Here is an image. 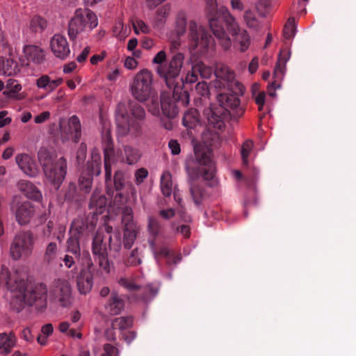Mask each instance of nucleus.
Returning a JSON list of instances; mask_svg holds the SVG:
<instances>
[{"instance_id":"nucleus-1","label":"nucleus","mask_w":356,"mask_h":356,"mask_svg":"<svg viewBox=\"0 0 356 356\" xmlns=\"http://www.w3.org/2000/svg\"><path fill=\"white\" fill-rule=\"evenodd\" d=\"M218 140V135L216 132L207 129L202 134L201 145L194 147L195 159L199 163L198 172L204 180L209 181L210 186L217 185L215 178V165L211 159V147Z\"/></svg>"},{"instance_id":"nucleus-2","label":"nucleus","mask_w":356,"mask_h":356,"mask_svg":"<svg viewBox=\"0 0 356 356\" xmlns=\"http://www.w3.org/2000/svg\"><path fill=\"white\" fill-rule=\"evenodd\" d=\"M45 181L58 190L64 181L67 170V160L64 157L56 158L53 152L42 147L38 153Z\"/></svg>"},{"instance_id":"nucleus-3","label":"nucleus","mask_w":356,"mask_h":356,"mask_svg":"<svg viewBox=\"0 0 356 356\" xmlns=\"http://www.w3.org/2000/svg\"><path fill=\"white\" fill-rule=\"evenodd\" d=\"M106 146L104 147V168L106 181L111 180V165L116 162L126 163L134 165L140 158V151L130 145H124L122 149L116 152L113 149L112 139L108 134L106 136Z\"/></svg>"},{"instance_id":"nucleus-4","label":"nucleus","mask_w":356,"mask_h":356,"mask_svg":"<svg viewBox=\"0 0 356 356\" xmlns=\"http://www.w3.org/2000/svg\"><path fill=\"white\" fill-rule=\"evenodd\" d=\"M218 107L211 106L207 113L208 122L214 128H221L223 125L222 115L229 110H236V114L241 116L244 110L239 107L240 99L235 95H228L224 92H219L216 96Z\"/></svg>"},{"instance_id":"nucleus-5","label":"nucleus","mask_w":356,"mask_h":356,"mask_svg":"<svg viewBox=\"0 0 356 356\" xmlns=\"http://www.w3.org/2000/svg\"><path fill=\"white\" fill-rule=\"evenodd\" d=\"M215 80L211 82L214 88L228 95H232L238 97L243 95L245 92L243 86L236 79L234 70L228 66L220 64L216 65L214 70Z\"/></svg>"},{"instance_id":"nucleus-6","label":"nucleus","mask_w":356,"mask_h":356,"mask_svg":"<svg viewBox=\"0 0 356 356\" xmlns=\"http://www.w3.org/2000/svg\"><path fill=\"white\" fill-rule=\"evenodd\" d=\"M221 16L225 24V32L230 38V35L238 49L241 52L247 51L250 45L251 39L247 30L242 28L236 18L226 7H221Z\"/></svg>"},{"instance_id":"nucleus-7","label":"nucleus","mask_w":356,"mask_h":356,"mask_svg":"<svg viewBox=\"0 0 356 356\" xmlns=\"http://www.w3.org/2000/svg\"><path fill=\"white\" fill-rule=\"evenodd\" d=\"M98 25V19L94 12L86 8L76 9L68 24V35L72 40L79 35L90 32Z\"/></svg>"},{"instance_id":"nucleus-8","label":"nucleus","mask_w":356,"mask_h":356,"mask_svg":"<svg viewBox=\"0 0 356 356\" xmlns=\"http://www.w3.org/2000/svg\"><path fill=\"white\" fill-rule=\"evenodd\" d=\"M189 48L203 54L214 46V40L205 27L191 20L188 22Z\"/></svg>"},{"instance_id":"nucleus-9","label":"nucleus","mask_w":356,"mask_h":356,"mask_svg":"<svg viewBox=\"0 0 356 356\" xmlns=\"http://www.w3.org/2000/svg\"><path fill=\"white\" fill-rule=\"evenodd\" d=\"M207 15L208 17L209 27L214 36L218 40L220 46L225 50H229L232 47V40L227 35L224 27L218 21L219 14L221 13L218 9L216 0H206Z\"/></svg>"},{"instance_id":"nucleus-10","label":"nucleus","mask_w":356,"mask_h":356,"mask_svg":"<svg viewBox=\"0 0 356 356\" xmlns=\"http://www.w3.org/2000/svg\"><path fill=\"white\" fill-rule=\"evenodd\" d=\"M35 238L30 231H23L17 234L10 247V255L15 261L29 258L33 251Z\"/></svg>"},{"instance_id":"nucleus-11","label":"nucleus","mask_w":356,"mask_h":356,"mask_svg":"<svg viewBox=\"0 0 356 356\" xmlns=\"http://www.w3.org/2000/svg\"><path fill=\"white\" fill-rule=\"evenodd\" d=\"M152 74L147 70L137 73L130 86L132 96L140 102L147 100L152 95Z\"/></svg>"},{"instance_id":"nucleus-12","label":"nucleus","mask_w":356,"mask_h":356,"mask_svg":"<svg viewBox=\"0 0 356 356\" xmlns=\"http://www.w3.org/2000/svg\"><path fill=\"white\" fill-rule=\"evenodd\" d=\"M184 55L181 52L176 53L166 65H158L156 72L165 81L166 85L171 88L175 86V81L179 76L184 66Z\"/></svg>"},{"instance_id":"nucleus-13","label":"nucleus","mask_w":356,"mask_h":356,"mask_svg":"<svg viewBox=\"0 0 356 356\" xmlns=\"http://www.w3.org/2000/svg\"><path fill=\"white\" fill-rule=\"evenodd\" d=\"M81 262L83 267L77 276V287L81 293L86 294L91 291L93 285V263L88 251L83 252Z\"/></svg>"},{"instance_id":"nucleus-14","label":"nucleus","mask_w":356,"mask_h":356,"mask_svg":"<svg viewBox=\"0 0 356 356\" xmlns=\"http://www.w3.org/2000/svg\"><path fill=\"white\" fill-rule=\"evenodd\" d=\"M60 138L63 143L72 140L77 143L81 136L80 120L76 115H72L67 120H60Z\"/></svg>"},{"instance_id":"nucleus-15","label":"nucleus","mask_w":356,"mask_h":356,"mask_svg":"<svg viewBox=\"0 0 356 356\" xmlns=\"http://www.w3.org/2000/svg\"><path fill=\"white\" fill-rule=\"evenodd\" d=\"M50 298L60 302L61 306L67 307L72 303V287L66 279L55 280L50 290Z\"/></svg>"},{"instance_id":"nucleus-16","label":"nucleus","mask_w":356,"mask_h":356,"mask_svg":"<svg viewBox=\"0 0 356 356\" xmlns=\"http://www.w3.org/2000/svg\"><path fill=\"white\" fill-rule=\"evenodd\" d=\"M21 66L29 67L31 65L40 66L46 60L42 48L34 44H25L22 48V56L19 58Z\"/></svg>"},{"instance_id":"nucleus-17","label":"nucleus","mask_w":356,"mask_h":356,"mask_svg":"<svg viewBox=\"0 0 356 356\" xmlns=\"http://www.w3.org/2000/svg\"><path fill=\"white\" fill-rule=\"evenodd\" d=\"M10 288V306L11 309L17 312H21L26 302V282L23 280L15 282V286H9Z\"/></svg>"},{"instance_id":"nucleus-18","label":"nucleus","mask_w":356,"mask_h":356,"mask_svg":"<svg viewBox=\"0 0 356 356\" xmlns=\"http://www.w3.org/2000/svg\"><path fill=\"white\" fill-rule=\"evenodd\" d=\"M26 302L35 305L38 309H43L47 305L48 289L45 284H38L26 292Z\"/></svg>"},{"instance_id":"nucleus-19","label":"nucleus","mask_w":356,"mask_h":356,"mask_svg":"<svg viewBox=\"0 0 356 356\" xmlns=\"http://www.w3.org/2000/svg\"><path fill=\"white\" fill-rule=\"evenodd\" d=\"M50 48L53 54L61 60L66 59L70 54V47L65 36L55 34L50 40Z\"/></svg>"},{"instance_id":"nucleus-20","label":"nucleus","mask_w":356,"mask_h":356,"mask_svg":"<svg viewBox=\"0 0 356 356\" xmlns=\"http://www.w3.org/2000/svg\"><path fill=\"white\" fill-rule=\"evenodd\" d=\"M15 162L20 170L29 177H35L38 169L34 159L28 154L21 153L15 156Z\"/></svg>"},{"instance_id":"nucleus-21","label":"nucleus","mask_w":356,"mask_h":356,"mask_svg":"<svg viewBox=\"0 0 356 356\" xmlns=\"http://www.w3.org/2000/svg\"><path fill=\"white\" fill-rule=\"evenodd\" d=\"M34 213V207L29 201L17 204L15 209L16 220L21 225L28 224L33 217Z\"/></svg>"},{"instance_id":"nucleus-22","label":"nucleus","mask_w":356,"mask_h":356,"mask_svg":"<svg viewBox=\"0 0 356 356\" xmlns=\"http://www.w3.org/2000/svg\"><path fill=\"white\" fill-rule=\"evenodd\" d=\"M119 284L122 286L130 291L140 289L142 291L143 295L142 298L144 300H147L148 299L152 298V297L155 296L158 293V288L154 286L152 284H149L143 288H140L139 286L130 282L129 280L126 278H121L119 280Z\"/></svg>"},{"instance_id":"nucleus-23","label":"nucleus","mask_w":356,"mask_h":356,"mask_svg":"<svg viewBox=\"0 0 356 356\" xmlns=\"http://www.w3.org/2000/svg\"><path fill=\"white\" fill-rule=\"evenodd\" d=\"M124 104H119L116 111V124L120 134L124 136L128 134L134 122L129 120L128 116L123 113Z\"/></svg>"},{"instance_id":"nucleus-24","label":"nucleus","mask_w":356,"mask_h":356,"mask_svg":"<svg viewBox=\"0 0 356 356\" xmlns=\"http://www.w3.org/2000/svg\"><path fill=\"white\" fill-rule=\"evenodd\" d=\"M104 307L108 314L118 315L124 309V301L116 292H112Z\"/></svg>"},{"instance_id":"nucleus-25","label":"nucleus","mask_w":356,"mask_h":356,"mask_svg":"<svg viewBox=\"0 0 356 356\" xmlns=\"http://www.w3.org/2000/svg\"><path fill=\"white\" fill-rule=\"evenodd\" d=\"M175 188V186L172 181V175L170 172H163L161 177V189L162 193L165 196L168 197L173 193L175 200L180 204L181 199L178 197Z\"/></svg>"},{"instance_id":"nucleus-26","label":"nucleus","mask_w":356,"mask_h":356,"mask_svg":"<svg viewBox=\"0 0 356 356\" xmlns=\"http://www.w3.org/2000/svg\"><path fill=\"white\" fill-rule=\"evenodd\" d=\"M63 81L62 78L51 79L48 75L44 74L36 79L35 85L38 88L42 89L50 93L59 86Z\"/></svg>"},{"instance_id":"nucleus-27","label":"nucleus","mask_w":356,"mask_h":356,"mask_svg":"<svg viewBox=\"0 0 356 356\" xmlns=\"http://www.w3.org/2000/svg\"><path fill=\"white\" fill-rule=\"evenodd\" d=\"M161 108L163 114L168 118H173L178 113L175 102L170 96L163 94L161 99Z\"/></svg>"},{"instance_id":"nucleus-28","label":"nucleus","mask_w":356,"mask_h":356,"mask_svg":"<svg viewBox=\"0 0 356 356\" xmlns=\"http://www.w3.org/2000/svg\"><path fill=\"white\" fill-rule=\"evenodd\" d=\"M20 72V66L13 58H6L1 63L0 74L10 76Z\"/></svg>"},{"instance_id":"nucleus-29","label":"nucleus","mask_w":356,"mask_h":356,"mask_svg":"<svg viewBox=\"0 0 356 356\" xmlns=\"http://www.w3.org/2000/svg\"><path fill=\"white\" fill-rule=\"evenodd\" d=\"M18 188L29 199L38 200L42 197L40 191L30 181H21L18 184Z\"/></svg>"},{"instance_id":"nucleus-30","label":"nucleus","mask_w":356,"mask_h":356,"mask_svg":"<svg viewBox=\"0 0 356 356\" xmlns=\"http://www.w3.org/2000/svg\"><path fill=\"white\" fill-rule=\"evenodd\" d=\"M16 343V337L13 332L0 333V353L8 355L15 347Z\"/></svg>"},{"instance_id":"nucleus-31","label":"nucleus","mask_w":356,"mask_h":356,"mask_svg":"<svg viewBox=\"0 0 356 356\" xmlns=\"http://www.w3.org/2000/svg\"><path fill=\"white\" fill-rule=\"evenodd\" d=\"M183 125L188 129L197 127L200 124V115L196 109H189L184 113L182 118Z\"/></svg>"},{"instance_id":"nucleus-32","label":"nucleus","mask_w":356,"mask_h":356,"mask_svg":"<svg viewBox=\"0 0 356 356\" xmlns=\"http://www.w3.org/2000/svg\"><path fill=\"white\" fill-rule=\"evenodd\" d=\"M106 197L97 193H94L90 200V207L95 209L97 213H102L106 205Z\"/></svg>"},{"instance_id":"nucleus-33","label":"nucleus","mask_w":356,"mask_h":356,"mask_svg":"<svg viewBox=\"0 0 356 356\" xmlns=\"http://www.w3.org/2000/svg\"><path fill=\"white\" fill-rule=\"evenodd\" d=\"M58 252L59 249L56 242H50L48 243L43 255L44 262L47 264L54 263L58 257Z\"/></svg>"},{"instance_id":"nucleus-34","label":"nucleus","mask_w":356,"mask_h":356,"mask_svg":"<svg viewBox=\"0 0 356 356\" xmlns=\"http://www.w3.org/2000/svg\"><path fill=\"white\" fill-rule=\"evenodd\" d=\"M243 19L246 26L249 29L257 30L260 28V23L254 13L250 10H246L243 15Z\"/></svg>"},{"instance_id":"nucleus-35","label":"nucleus","mask_w":356,"mask_h":356,"mask_svg":"<svg viewBox=\"0 0 356 356\" xmlns=\"http://www.w3.org/2000/svg\"><path fill=\"white\" fill-rule=\"evenodd\" d=\"M138 229L137 226L124 228V245L126 248H130L133 245L136 238Z\"/></svg>"},{"instance_id":"nucleus-36","label":"nucleus","mask_w":356,"mask_h":356,"mask_svg":"<svg viewBox=\"0 0 356 356\" xmlns=\"http://www.w3.org/2000/svg\"><path fill=\"white\" fill-rule=\"evenodd\" d=\"M70 237L67 240V250L74 254H77L80 252L79 243V232L74 229H70Z\"/></svg>"},{"instance_id":"nucleus-37","label":"nucleus","mask_w":356,"mask_h":356,"mask_svg":"<svg viewBox=\"0 0 356 356\" xmlns=\"http://www.w3.org/2000/svg\"><path fill=\"white\" fill-rule=\"evenodd\" d=\"M91 169L90 174L92 175L98 176L101 173L102 169V159L99 152L94 149L91 154Z\"/></svg>"},{"instance_id":"nucleus-38","label":"nucleus","mask_w":356,"mask_h":356,"mask_svg":"<svg viewBox=\"0 0 356 356\" xmlns=\"http://www.w3.org/2000/svg\"><path fill=\"white\" fill-rule=\"evenodd\" d=\"M104 240V234L103 233L97 230L92 242V253L93 254H97L98 253H102L106 252V245L103 243Z\"/></svg>"},{"instance_id":"nucleus-39","label":"nucleus","mask_w":356,"mask_h":356,"mask_svg":"<svg viewBox=\"0 0 356 356\" xmlns=\"http://www.w3.org/2000/svg\"><path fill=\"white\" fill-rule=\"evenodd\" d=\"M133 318L131 316H122L115 318L112 321L111 325L113 328H118L120 330H123L129 328L132 326Z\"/></svg>"},{"instance_id":"nucleus-40","label":"nucleus","mask_w":356,"mask_h":356,"mask_svg":"<svg viewBox=\"0 0 356 356\" xmlns=\"http://www.w3.org/2000/svg\"><path fill=\"white\" fill-rule=\"evenodd\" d=\"M253 146H254L253 142L250 140H245L241 146V159H242L243 164L245 166H248L249 165V162H250L249 156L252 152Z\"/></svg>"},{"instance_id":"nucleus-41","label":"nucleus","mask_w":356,"mask_h":356,"mask_svg":"<svg viewBox=\"0 0 356 356\" xmlns=\"http://www.w3.org/2000/svg\"><path fill=\"white\" fill-rule=\"evenodd\" d=\"M193 70H197V72L203 79H209L213 72V69L210 66L206 65L200 60L196 61L193 64Z\"/></svg>"},{"instance_id":"nucleus-42","label":"nucleus","mask_w":356,"mask_h":356,"mask_svg":"<svg viewBox=\"0 0 356 356\" xmlns=\"http://www.w3.org/2000/svg\"><path fill=\"white\" fill-rule=\"evenodd\" d=\"M289 54H287L286 56H279L278 61L276 63L274 76L278 78H282L284 73L285 65L287 60L289 59Z\"/></svg>"},{"instance_id":"nucleus-43","label":"nucleus","mask_w":356,"mask_h":356,"mask_svg":"<svg viewBox=\"0 0 356 356\" xmlns=\"http://www.w3.org/2000/svg\"><path fill=\"white\" fill-rule=\"evenodd\" d=\"M122 222L124 227L137 226L134 221L133 210L130 207H125L122 211Z\"/></svg>"},{"instance_id":"nucleus-44","label":"nucleus","mask_w":356,"mask_h":356,"mask_svg":"<svg viewBox=\"0 0 356 356\" xmlns=\"http://www.w3.org/2000/svg\"><path fill=\"white\" fill-rule=\"evenodd\" d=\"M133 28L136 34L138 35L140 33L147 34L150 31L149 27L140 19L136 18L132 22Z\"/></svg>"},{"instance_id":"nucleus-45","label":"nucleus","mask_w":356,"mask_h":356,"mask_svg":"<svg viewBox=\"0 0 356 356\" xmlns=\"http://www.w3.org/2000/svg\"><path fill=\"white\" fill-rule=\"evenodd\" d=\"M113 33L115 37L120 40L124 39L128 35L127 29L124 27L122 21L115 22L113 29Z\"/></svg>"},{"instance_id":"nucleus-46","label":"nucleus","mask_w":356,"mask_h":356,"mask_svg":"<svg viewBox=\"0 0 356 356\" xmlns=\"http://www.w3.org/2000/svg\"><path fill=\"white\" fill-rule=\"evenodd\" d=\"M296 33V24L293 18L289 19L284 26L283 35L285 39L290 40L294 37Z\"/></svg>"},{"instance_id":"nucleus-47","label":"nucleus","mask_w":356,"mask_h":356,"mask_svg":"<svg viewBox=\"0 0 356 356\" xmlns=\"http://www.w3.org/2000/svg\"><path fill=\"white\" fill-rule=\"evenodd\" d=\"M186 17L184 15L178 16L176 22L175 33L178 37H181L186 32Z\"/></svg>"},{"instance_id":"nucleus-48","label":"nucleus","mask_w":356,"mask_h":356,"mask_svg":"<svg viewBox=\"0 0 356 356\" xmlns=\"http://www.w3.org/2000/svg\"><path fill=\"white\" fill-rule=\"evenodd\" d=\"M95 255L97 257V260L99 263V267L106 273H109L111 270V265L106 256V252L98 253Z\"/></svg>"},{"instance_id":"nucleus-49","label":"nucleus","mask_w":356,"mask_h":356,"mask_svg":"<svg viewBox=\"0 0 356 356\" xmlns=\"http://www.w3.org/2000/svg\"><path fill=\"white\" fill-rule=\"evenodd\" d=\"M147 228L151 235L156 236L160 230V224L156 218L150 216L148 218Z\"/></svg>"},{"instance_id":"nucleus-50","label":"nucleus","mask_w":356,"mask_h":356,"mask_svg":"<svg viewBox=\"0 0 356 356\" xmlns=\"http://www.w3.org/2000/svg\"><path fill=\"white\" fill-rule=\"evenodd\" d=\"M190 191L194 202L197 205L200 204L203 195L199 186L197 185L191 184L190 187Z\"/></svg>"},{"instance_id":"nucleus-51","label":"nucleus","mask_w":356,"mask_h":356,"mask_svg":"<svg viewBox=\"0 0 356 356\" xmlns=\"http://www.w3.org/2000/svg\"><path fill=\"white\" fill-rule=\"evenodd\" d=\"M31 26L35 31L43 30L47 26V22L42 18L36 17L32 19Z\"/></svg>"},{"instance_id":"nucleus-52","label":"nucleus","mask_w":356,"mask_h":356,"mask_svg":"<svg viewBox=\"0 0 356 356\" xmlns=\"http://www.w3.org/2000/svg\"><path fill=\"white\" fill-rule=\"evenodd\" d=\"M7 87H9V90L4 91L3 94L10 97L17 93L22 90V86L17 83L16 81H10Z\"/></svg>"},{"instance_id":"nucleus-53","label":"nucleus","mask_w":356,"mask_h":356,"mask_svg":"<svg viewBox=\"0 0 356 356\" xmlns=\"http://www.w3.org/2000/svg\"><path fill=\"white\" fill-rule=\"evenodd\" d=\"M131 114L134 118L138 120H142L145 117V112L144 108L138 104H134L132 106Z\"/></svg>"},{"instance_id":"nucleus-54","label":"nucleus","mask_w":356,"mask_h":356,"mask_svg":"<svg viewBox=\"0 0 356 356\" xmlns=\"http://www.w3.org/2000/svg\"><path fill=\"white\" fill-rule=\"evenodd\" d=\"M195 90L202 97H208L210 94L208 84L205 81L199 82L195 86Z\"/></svg>"},{"instance_id":"nucleus-55","label":"nucleus","mask_w":356,"mask_h":356,"mask_svg":"<svg viewBox=\"0 0 356 356\" xmlns=\"http://www.w3.org/2000/svg\"><path fill=\"white\" fill-rule=\"evenodd\" d=\"M141 263L137 249L134 250L129 257L127 259L126 264L129 266H137Z\"/></svg>"},{"instance_id":"nucleus-56","label":"nucleus","mask_w":356,"mask_h":356,"mask_svg":"<svg viewBox=\"0 0 356 356\" xmlns=\"http://www.w3.org/2000/svg\"><path fill=\"white\" fill-rule=\"evenodd\" d=\"M114 184L116 190L120 191L124 187V174L122 171H117L114 175Z\"/></svg>"},{"instance_id":"nucleus-57","label":"nucleus","mask_w":356,"mask_h":356,"mask_svg":"<svg viewBox=\"0 0 356 356\" xmlns=\"http://www.w3.org/2000/svg\"><path fill=\"white\" fill-rule=\"evenodd\" d=\"M197 70H193V64L191 66V70L189 71L185 79H181L183 83H193L197 81Z\"/></svg>"},{"instance_id":"nucleus-58","label":"nucleus","mask_w":356,"mask_h":356,"mask_svg":"<svg viewBox=\"0 0 356 356\" xmlns=\"http://www.w3.org/2000/svg\"><path fill=\"white\" fill-rule=\"evenodd\" d=\"M104 351L101 356H118L119 355L118 348L109 343L104 345Z\"/></svg>"},{"instance_id":"nucleus-59","label":"nucleus","mask_w":356,"mask_h":356,"mask_svg":"<svg viewBox=\"0 0 356 356\" xmlns=\"http://www.w3.org/2000/svg\"><path fill=\"white\" fill-rule=\"evenodd\" d=\"M148 171L145 168H140L135 172L136 182L137 184H140L143 182L144 179L147 177Z\"/></svg>"},{"instance_id":"nucleus-60","label":"nucleus","mask_w":356,"mask_h":356,"mask_svg":"<svg viewBox=\"0 0 356 356\" xmlns=\"http://www.w3.org/2000/svg\"><path fill=\"white\" fill-rule=\"evenodd\" d=\"M148 111L155 116L160 117L161 111L159 103L156 100L152 99L151 104L148 105Z\"/></svg>"},{"instance_id":"nucleus-61","label":"nucleus","mask_w":356,"mask_h":356,"mask_svg":"<svg viewBox=\"0 0 356 356\" xmlns=\"http://www.w3.org/2000/svg\"><path fill=\"white\" fill-rule=\"evenodd\" d=\"M168 147L173 155H177L181 152L180 145L177 140L171 139L168 142Z\"/></svg>"},{"instance_id":"nucleus-62","label":"nucleus","mask_w":356,"mask_h":356,"mask_svg":"<svg viewBox=\"0 0 356 356\" xmlns=\"http://www.w3.org/2000/svg\"><path fill=\"white\" fill-rule=\"evenodd\" d=\"M149 245L156 258L159 256L166 257L170 254V250L167 247H163L160 249L159 252H156L154 247V243L153 241H149Z\"/></svg>"},{"instance_id":"nucleus-63","label":"nucleus","mask_w":356,"mask_h":356,"mask_svg":"<svg viewBox=\"0 0 356 356\" xmlns=\"http://www.w3.org/2000/svg\"><path fill=\"white\" fill-rule=\"evenodd\" d=\"M51 116V113L49 111H43L38 115H35L34 118V122L35 124H42L47 121Z\"/></svg>"},{"instance_id":"nucleus-64","label":"nucleus","mask_w":356,"mask_h":356,"mask_svg":"<svg viewBox=\"0 0 356 356\" xmlns=\"http://www.w3.org/2000/svg\"><path fill=\"white\" fill-rule=\"evenodd\" d=\"M166 59V54L165 51L161 50L159 51L156 55L154 57L152 62L155 64H159V65H166L165 64H163V62Z\"/></svg>"}]
</instances>
